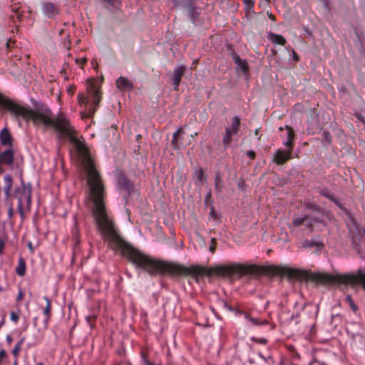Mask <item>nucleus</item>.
<instances>
[{
  "instance_id": "nucleus-48",
  "label": "nucleus",
  "mask_w": 365,
  "mask_h": 365,
  "mask_svg": "<svg viewBox=\"0 0 365 365\" xmlns=\"http://www.w3.org/2000/svg\"><path fill=\"white\" fill-rule=\"evenodd\" d=\"M4 192L5 194L6 200H8L11 195V190H7L6 189L4 188Z\"/></svg>"
},
{
  "instance_id": "nucleus-24",
  "label": "nucleus",
  "mask_w": 365,
  "mask_h": 365,
  "mask_svg": "<svg viewBox=\"0 0 365 365\" xmlns=\"http://www.w3.org/2000/svg\"><path fill=\"white\" fill-rule=\"evenodd\" d=\"M195 178L196 180L200 183L203 182L206 179L204 175V172L202 169L196 170L195 171Z\"/></svg>"
},
{
  "instance_id": "nucleus-45",
  "label": "nucleus",
  "mask_w": 365,
  "mask_h": 365,
  "mask_svg": "<svg viewBox=\"0 0 365 365\" xmlns=\"http://www.w3.org/2000/svg\"><path fill=\"white\" fill-rule=\"evenodd\" d=\"M247 155L251 159H255L256 154L255 152L253 150H249L247 152Z\"/></svg>"
},
{
  "instance_id": "nucleus-16",
  "label": "nucleus",
  "mask_w": 365,
  "mask_h": 365,
  "mask_svg": "<svg viewBox=\"0 0 365 365\" xmlns=\"http://www.w3.org/2000/svg\"><path fill=\"white\" fill-rule=\"evenodd\" d=\"M224 187L223 180L222 178V175L220 173H217L215 174V190L217 192H220Z\"/></svg>"
},
{
  "instance_id": "nucleus-1",
  "label": "nucleus",
  "mask_w": 365,
  "mask_h": 365,
  "mask_svg": "<svg viewBox=\"0 0 365 365\" xmlns=\"http://www.w3.org/2000/svg\"><path fill=\"white\" fill-rule=\"evenodd\" d=\"M0 107L9 110L16 117L31 120L35 126L53 128L58 138H68L76 148L81 165L87 174L88 197L93 201V216L102 237L113 250L120 253H142L125 242L118 233L113 220L108 216L104 203L105 190L100 173L96 170L86 144L77 137V131L63 113L53 115L45 104L36 105L34 109L21 106L0 93Z\"/></svg>"
},
{
  "instance_id": "nucleus-52",
  "label": "nucleus",
  "mask_w": 365,
  "mask_h": 365,
  "mask_svg": "<svg viewBox=\"0 0 365 365\" xmlns=\"http://www.w3.org/2000/svg\"><path fill=\"white\" fill-rule=\"evenodd\" d=\"M268 16H269V18L270 19H272V20H273V21H274V20H275V17H274V16L273 14H268Z\"/></svg>"
},
{
  "instance_id": "nucleus-14",
  "label": "nucleus",
  "mask_w": 365,
  "mask_h": 365,
  "mask_svg": "<svg viewBox=\"0 0 365 365\" xmlns=\"http://www.w3.org/2000/svg\"><path fill=\"white\" fill-rule=\"evenodd\" d=\"M89 93L93 100L94 105L98 106L101 100L100 91L95 88L94 85H91L89 88Z\"/></svg>"
},
{
  "instance_id": "nucleus-3",
  "label": "nucleus",
  "mask_w": 365,
  "mask_h": 365,
  "mask_svg": "<svg viewBox=\"0 0 365 365\" xmlns=\"http://www.w3.org/2000/svg\"><path fill=\"white\" fill-rule=\"evenodd\" d=\"M31 186L21 180V187L16 188L15 197L18 200V212L22 219L24 217V210H30L31 203Z\"/></svg>"
},
{
  "instance_id": "nucleus-2",
  "label": "nucleus",
  "mask_w": 365,
  "mask_h": 365,
  "mask_svg": "<svg viewBox=\"0 0 365 365\" xmlns=\"http://www.w3.org/2000/svg\"><path fill=\"white\" fill-rule=\"evenodd\" d=\"M262 272V268L255 264L246 265L243 264H231L218 267L216 272L223 276H230L235 274L241 275L248 274H259Z\"/></svg>"
},
{
  "instance_id": "nucleus-46",
  "label": "nucleus",
  "mask_w": 365,
  "mask_h": 365,
  "mask_svg": "<svg viewBox=\"0 0 365 365\" xmlns=\"http://www.w3.org/2000/svg\"><path fill=\"white\" fill-rule=\"evenodd\" d=\"M211 197H212L211 192H207V195H205V202L208 203L210 201H211Z\"/></svg>"
},
{
  "instance_id": "nucleus-34",
  "label": "nucleus",
  "mask_w": 365,
  "mask_h": 365,
  "mask_svg": "<svg viewBox=\"0 0 365 365\" xmlns=\"http://www.w3.org/2000/svg\"><path fill=\"white\" fill-rule=\"evenodd\" d=\"M240 125V119L237 116H235L232 118L231 121V127L238 130L239 126Z\"/></svg>"
},
{
  "instance_id": "nucleus-7",
  "label": "nucleus",
  "mask_w": 365,
  "mask_h": 365,
  "mask_svg": "<svg viewBox=\"0 0 365 365\" xmlns=\"http://www.w3.org/2000/svg\"><path fill=\"white\" fill-rule=\"evenodd\" d=\"M186 70V67L184 66H180L176 68L174 70V73L172 77V81L174 85V90L178 91L179 85L181 81V78L183 76L185 71Z\"/></svg>"
},
{
  "instance_id": "nucleus-60",
  "label": "nucleus",
  "mask_w": 365,
  "mask_h": 365,
  "mask_svg": "<svg viewBox=\"0 0 365 365\" xmlns=\"http://www.w3.org/2000/svg\"><path fill=\"white\" fill-rule=\"evenodd\" d=\"M14 365H17V361L16 360L14 361Z\"/></svg>"
},
{
  "instance_id": "nucleus-6",
  "label": "nucleus",
  "mask_w": 365,
  "mask_h": 365,
  "mask_svg": "<svg viewBox=\"0 0 365 365\" xmlns=\"http://www.w3.org/2000/svg\"><path fill=\"white\" fill-rule=\"evenodd\" d=\"M300 247L305 249L315 248L317 251L321 250L324 247L323 243L317 239H306L299 242Z\"/></svg>"
},
{
  "instance_id": "nucleus-10",
  "label": "nucleus",
  "mask_w": 365,
  "mask_h": 365,
  "mask_svg": "<svg viewBox=\"0 0 365 365\" xmlns=\"http://www.w3.org/2000/svg\"><path fill=\"white\" fill-rule=\"evenodd\" d=\"M118 185L121 188H123L129 195L133 188V185L131 181L128 179L124 175H120L118 178Z\"/></svg>"
},
{
  "instance_id": "nucleus-35",
  "label": "nucleus",
  "mask_w": 365,
  "mask_h": 365,
  "mask_svg": "<svg viewBox=\"0 0 365 365\" xmlns=\"http://www.w3.org/2000/svg\"><path fill=\"white\" fill-rule=\"evenodd\" d=\"M306 207L307 209L312 210L313 211V212H317V211H319V210L322 209L320 207H319L317 205L312 203V202L307 203L306 205Z\"/></svg>"
},
{
  "instance_id": "nucleus-17",
  "label": "nucleus",
  "mask_w": 365,
  "mask_h": 365,
  "mask_svg": "<svg viewBox=\"0 0 365 365\" xmlns=\"http://www.w3.org/2000/svg\"><path fill=\"white\" fill-rule=\"evenodd\" d=\"M269 39L276 44L284 45L286 43V39L281 35L271 33L269 34Z\"/></svg>"
},
{
  "instance_id": "nucleus-42",
  "label": "nucleus",
  "mask_w": 365,
  "mask_h": 365,
  "mask_svg": "<svg viewBox=\"0 0 365 365\" xmlns=\"http://www.w3.org/2000/svg\"><path fill=\"white\" fill-rule=\"evenodd\" d=\"M247 319H249V320L255 325H259V324H266L267 322L266 321H263V322H259V320L258 319H254V318H252V317H247Z\"/></svg>"
},
{
  "instance_id": "nucleus-62",
  "label": "nucleus",
  "mask_w": 365,
  "mask_h": 365,
  "mask_svg": "<svg viewBox=\"0 0 365 365\" xmlns=\"http://www.w3.org/2000/svg\"><path fill=\"white\" fill-rule=\"evenodd\" d=\"M267 3H268L269 1V0H265Z\"/></svg>"
},
{
  "instance_id": "nucleus-59",
  "label": "nucleus",
  "mask_w": 365,
  "mask_h": 365,
  "mask_svg": "<svg viewBox=\"0 0 365 365\" xmlns=\"http://www.w3.org/2000/svg\"><path fill=\"white\" fill-rule=\"evenodd\" d=\"M81 62H83V63H86V58H84V59L81 60Z\"/></svg>"
},
{
  "instance_id": "nucleus-8",
  "label": "nucleus",
  "mask_w": 365,
  "mask_h": 365,
  "mask_svg": "<svg viewBox=\"0 0 365 365\" xmlns=\"http://www.w3.org/2000/svg\"><path fill=\"white\" fill-rule=\"evenodd\" d=\"M42 9L43 14L48 18H52L59 13V9L58 6L51 2L43 3Z\"/></svg>"
},
{
  "instance_id": "nucleus-15",
  "label": "nucleus",
  "mask_w": 365,
  "mask_h": 365,
  "mask_svg": "<svg viewBox=\"0 0 365 365\" xmlns=\"http://www.w3.org/2000/svg\"><path fill=\"white\" fill-rule=\"evenodd\" d=\"M185 131L182 128H179L173 134V139L171 140V146L173 150H180V145L178 143V137L184 134Z\"/></svg>"
},
{
  "instance_id": "nucleus-44",
  "label": "nucleus",
  "mask_w": 365,
  "mask_h": 365,
  "mask_svg": "<svg viewBox=\"0 0 365 365\" xmlns=\"http://www.w3.org/2000/svg\"><path fill=\"white\" fill-rule=\"evenodd\" d=\"M108 2L110 6H115L117 4H120L119 0H105Z\"/></svg>"
},
{
  "instance_id": "nucleus-18",
  "label": "nucleus",
  "mask_w": 365,
  "mask_h": 365,
  "mask_svg": "<svg viewBox=\"0 0 365 365\" xmlns=\"http://www.w3.org/2000/svg\"><path fill=\"white\" fill-rule=\"evenodd\" d=\"M16 272L18 275L22 277L26 272V262L25 260L21 257L19 259V264L16 268Z\"/></svg>"
},
{
  "instance_id": "nucleus-58",
  "label": "nucleus",
  "mask_w": 365,
  "mask_h": 365,
  "mask_svg": "<svg viewBox=\"0 0 365 365\" xmlns=\"http://www.w3.org/2000/svg\"><path fill=\"white\" fill-rule=\"evenodd\" d=\"M10 42H11V41H9L6 43L7 45V47L9 48L10 47Z\"/></svg>"
},
{
  "instance_id": "nucleus-38",
  "label": "nucleus",
  "mask_w": 365,
  "mask_h": 365,
  "mask_svg": "<svg viewBox=\"0 0 365 365\" xmlns=\"http://www.w3.org/2000/svg\"><path fill=\"white\" fill-rule=\"evenodd\" d=\"M225 133H227L228 135H235L237 134L238 130L230 126L226 128Z\"/></svg>"
},
{
  "instance_id": "nucleus-50",
  "label": "nucleus",
  "mask_w": 365,
  "mask_h": 365,
  "mask_svg": "<svg viewBox=\"0 0 365 365\" xmlns=\"http://www.w3.org/2000/svg\"><path fill=\"white\" fill-rule=\"evenodd\" d=\"M13 214H14L13 208H12V206L10 205V207L9 208V211H8L9 217L11 218L13 217Z\"/></svg>"
},
{
  "instance_id": "nucleus-13",
  "label": "nucleus",
  "mask_w": 365,
  "mask_h": 365,
  "mask_svg": "<svg viewBox=\"0 0 365 365\" xmlns=\"http://www.w3.org/2000/svg\"><path fill=\"white\" fill-rule=\"evenodd\" d=\"M116 86L120 91L131 90L133 88V83L127 78L120 77L116 81Z\"/></svg>"
},
{
  "instance_id": "nucleus-43",
  "label": "nucleus",
  "mask_w": 365,
  "mask_h": 365,
  "mask_svg": "<svg viewBox=\"0 0 365 365\" xmlns=\"http://www.w3.org/2000/svg\"><path fill=\"white\" fill-rule=\"evenodd\" d=\"M10 318H11V321H13V322H14L15 323H16V322H18V320H19V314H18L15 313L14 312H12L11 313V317H10Z\"/></svg>"
},
{
  "instance_id": "nucleus-29",
  "label": "nucleus",
  "mask_w": 365,
  "mask_h": 365,
  "mask_svg": "<svg viewBox=\"0 0 365 365\" xmlns=\"http://www.w3.org/2000/svg\"><path fill=\"white\" fill-rule=\"evenodd\" d=\"M232 135H228L227 133H225V135L222 138V143L225 149L230 145L232 143Z\"/></svg>"
},
{
  "instance_id": "nucleus-37",
  "label": "nucleus",
  "mask_w": 365,
  "mask_h": 365,
  "mask_svg": "<svg viewBox=\"0 0 365 365\" xmlns=\"http://www.w3.org/2000/svg\"><path fill=\"white\" fill-rule=\"evenodd\" d=\"M247 10H251L255 4L254 0H243Z\"/></svg>"
},
{
  "instance_id": "nucleus-36",
  "label": "nucleus",
  "mask_w": 365,
  "mask_h": 365,
  "mask_svg": "<svg viewBox=\"0 0 365 365\" xmlns=\"http://www.w3.org/2000/svg\"><path fill=\"white\" fill-rule=\"evenodd\" d=\"M323 140L326 141L329 145L331 143V135L329 132L324 131L323 132Z\"/></svg>"
},
{
  "instance_id": "nucleus-21",
  "label": "nucleus",
  "mask_w": 365,
  "mask_h": 365,
  "mask_svg": "<svg viewBox=\"0 0 365 365\" xmlns=\"http://www.w3.org/2000/svg\"><path fill=\"white\" fill-rule=\"evenodd\" d=\"M187 9L190 19L192 20V22H195V21L199 16V13L195 10V8L192 6V4H189L187 6Z\"/></svg>"
},
{
  "instance_id": "nucleus-26",
  "label": "nucleus",
  "mask_w": 365,
  "mask_h": 365,
  "mask_svg": "<svg viewBox=\"0 0 365 365\" xmlns=\"http://www.w3.org/2000/svg\"><path fill=\"white\" fill-rule=\"evenodd\" d=\"M24 341V338H22L16 345L14 347L13 350H12V354L13 355L17 358L18 356H19V354L20 352V350H21V345L23 344Z\"/></svg>"
},
{
  "instance_id": "nucleus-33",
  "label": "nucleus",
  "mask_w": 365,
  "mask_h": 365,
  "mask_svg": "<svg viewBox=\"0 0 365 365\" xmlns=\"http://www.w3.org/2000/svg\"><path fill=\"white\" fill-rule=\"evenodd\" d=\"M96 111V108H89L88 111H82L81 113L82 118H86L91 117Z\"/></svg>"
},
{
  "instance_id": "nucleus-31",
  "label": "nucleus",
  "mask_w": 365,
  "mask_h": 365,
  "mask_svg": "<svg viewBox=\"0 0 365 365\" xmlns=\"http://www.w3.org/2000/svg\"><path fill=\"white\" fill-rule=\"evenodd\" d=\"M43 299L46 302V307L44 309L43 313L46 316V319H48L51 312V301L47 297H44Z\"/></svg>"
},
{
  "instance_id": "nucleus-49",
  "label": "nucleus",
  "mask_w": 365,
  "mask_h": 365,
  "mask_svg": "<svg viewBox=\"0 0 365 365\" xmlns=\"http://www.w3.org/2000/svg\"><path fill=\"white\" fill-rule=\"evenodd\" d=\"M5 244L2 239H0V255L2 253Z\"/></svg>"
},
{
  "instance_id": "nucleus-4",
  "label": "nucleus",
  "mask_w": 365,
  "mask_h": 365,
  "mask_svg": "<svg viewBox=\"0 0 365 365\" xmlns=\"http://www.w3.org/2000/svg\"><path fill=\"white\" fill-rule=\"evenodd\" d=\"M309 215L311 218L312 222L314 223V229L318 225L326 226L329 220V214L326 212L323 209L319 210L317 212H312Z\"/></svg>"
},
{
  "instance_id": "nucleus-11",
  "label": "nucleus",
  "mask_w": 365,
  "mask_h": 365,
  "mask_svg": "<svg viewBox=\"0 0 365 365\" xmlns=\"http://www.w3.org/2000/svg\"><path fill=\"white\" fill-rule=\"evenodd\" d=\"M12 137L7 128H4L0 132V141L2 145L9 146L11 148L12 146Z\"/></svg>"
},
{
  "instance_id": "nucleus-53",
  "label": "nucleus",
  "mask_w": 365,
  "mask_h": 365,
  "mask_svg": "<svg viewBox=\"0 0 365 365\" xmlns=\"http://www.w3.org/2000/svg\"><path fill=\"white\" fill-rule=\"evenodd\" d=\"M357 118L359 120H360L361 121H364V116L361 115H357Z\"/></svg>"
},
{
  "instance_id": "nucleus-47",
  "label": "nucleus",
  "mask_w": 365,
  "mask_h": 365,
  "mask_svg": "<svg viewBox=\"0 0 365 365\" xmlns=\"http://www.w3.org/2000/svg\"><path fill=\"white\" fill-rule=\"evenodd\" d=\"M24 295V292L21 290H20L18 293V295L16 297V301H18V302L21 301L23 299Z\"/></svg>"
},
{
  "instance_id": "nucleus-61",
  "label": "nucleus",
  "mask_w": 365,
  "mask_h": 365,
  "mask_svg": "<svg viewBox=\"0 0 365 365\" xmlns=\"http://www.w3.org/2000/svg\"><path fill=\"white\" fill-rule=\"evenodd\" d=\"M37 365H43V363L40 362L38 364H37Z\"/></svg>"
},
{
  "instance_id": "nucleus-55",
  "label": "nucleus",
  "mask_w": 365,
  "mask_h": 365,
  "mask_svg": "<svg viewBox=\"0 0 365 365\" xmlns=\"http://www.w3.org/2000/svg\"><path fill=\"white\" fill-rule=\"evenodd\" d=\"M224 305L225 307H227L228 309L231 310V307L230 306H228V304L226 303V302H224Z\"/></svg>"
},
{
  "instance_id": "nucleus-40",
  "label": "nucleus",
  "mask_w": 365,
  "mask_h": 365,
  "mask_svg": "<svg viewBox=\"0 0 365 365\" xmlns=\"http://www.w3.org/2000/svg\"><path fill=\"white\" fill-rule=\"evenodd\" d=\"M96 315L92 314L86 317V321L91 326V327H93V322L96 320Z\"/></svg>"
},
{
  "instance_id": "nucleus-57",
  "label": "nucleus",
  "mask_w": 365,
  "mask_h": 365,
  "mask_svg": "<svg viewBox=\"0 0 365 365\" xmlns=\"http://www.w3.org/2000/svg\"><path fill=\"white\" fill-rule=\"evenodd\" d=\"M258 133H259V129H256V130H255V134L256 135H258Z\"/></svg>"
},
{
  "instance_id": "nucleus-25",
  "label": "nucleus",
  "mask_w": 365,
  "mask_h": 365,
  "mask_svg": "<svg viewBox=\"0 0 365 365\" xmlns=\"http://www.w3.org/2000/svg\"><path fill=\"white\" fill-rule=\"evenodd\" d=\"M4 188L8 190H11L13 185V180L10 175H6L4 176Z\"/></svg>"
},
{
  "instance_id": "nucleus-54",
  "label": "nucleus",
  "mask_w": 365,
  "mask_h": 365,
  "mask_svg": "<svg viewBox=\"0 0 365 365\" xmlns=\"http://www.w3.org/2000/svg\"><path fill=\"white\" fill-rule=\"evenodd\" d=\"M28 247H29V250H30L31 252H33V251H34V250H33V247H32V244H31V242H29V244H28Z\"/></svg>"
},
{
  "instance_id": "nucleus-32",
  "label": "nucleus",
  "mask_w": 365,
  "mask_h": 365,
  "mask_svg": "<svg viewBox=\"0 0 365 365\" xmlns=\"http://www.w3.org/2000/svg\"><path fill=\"white\" fill-rule=\"evenodd\" d=\"M346 301L349 303L351 309L356 312L358 310V307L354 304L351 297L350 295H347L346 297Z\"/></svg>"
},
{
  "instance_id": "nucleus-28",
  "label": "nucleus",
  "mask_w": 365,
  "mask_h": 365,
  "mask_svg": "<svg viewBox=\"0 0 365 365\" xmlns=\"http://www.w3.org/2000/svg\"><path fill=\"white\" fill-rule=\"evenodd\" d=\"M319 194L321 195H323V196L326 197L327 198L331 200L333 202L334 201V195L331 194L327 188H322L319 191Z\"/></svg>"
},
{
  "instance_id": "nucleus-39",
  "label": "nucleus",
  "mask_w": 365,
  "mask_h": 365,
  "mask_svg": "<svg viewBox=\"0 0 365 365\" xmlns=\"http://www.w3.org/2000/svg\"><path fill=\"white\" fill-rule=\"evenodd\" d=\"M96 315L92 314L86 317V321L91 326V327H93V322L96 320Z\"/></svg>"
},
{
  "instance_id": "nucleus-41",
  "label": "nucleus",
  "mask_w": 365,
  "mask_h": 365,
  "mask_svg": "<svg viewBox=\"0 0 365 365\" xmlns=\"http://www.w3.org/2000/svg\"><path fill=\"white\" fill-rule=\"evenodd\" d=\"M216 245H217V241L215 238H212L211 240V243H210V251L211 252H215V250H216Z\"/></svg>"
},
{
  "instance_id": "nucleus-27",
  "label": "nucleus",
  "mask_w": 365,
  "mask_h": 365,
  "mask_svg": "<svg viewBox=\"0 0 365 365\" xmlns=\"http://www.w3.org/2000/svg\"><path fill=\"white\" fill-rule=\"evenodd\" d=\"M78 103L80 105L87 106L89 102L88 96L85 93H79L78 96Z\"/></svg>"
},
{
  "instance_id": "nucleus-5",
  "label": "nucleus",
  "mask_w": 365,
  "mask_h": 365,
  "mask_svg": "<svg viewBox=\"0 0 365 365\" xmlns=\"http://www.w3.org/2000/svg\"><path fill=\"white\" fill-rule=\"evenodd\" d=\"M292 158V151L288 149L287 150L279 149L274 154L272 161L277 165H283Z\"/></svg>"
},
{
  "instance_id": "nucleus-20",
  "label": "nucleus",
  "mask_w": 365,
  "mask_h": 365,
  "mask_svg": "<svg viewBox=\"0 0 365 365\" xmlns=\"http://www.w3.org/2000/svg\"><path fill=\"white\" fill-rule=\"evenodd\" d=\"M234 61L235 63L243 71V72H247L248 69L247 63L245 61L242 60L240 56L235 55L234 56Z\"/></svg>"
},
{
  "instance_id": "nucleus-9",
  "label": "nucleus",
  "mask_w": 365,
  "mask_h": 365,
  "mask_svg": "<svg viewBox=\"0 0 365 365\" xmlns=\"http://www.w3.org/2000/svg\"><path fill=\"white\" fill-rule=\"evenodd\" d=\"M14 160V153L11 148H9L0 153V163L2 165H12Z\"/></svg>"
},
{
  "instance_id": "nucleus-56",
  "label": "nucleus",
  "mask_w": 365,
  "mask_h": 365,
  "mask_svg": "<svg viewBox=\"0 0 365 365\" xmlns=\"http://www.w3.org/2000/svg\"><path fill=\"white\" fill-rule=\"evenodd\" d=\"M259 342H260V343H262V344H266L267 340H266L265 339H261V340L259 341Z\"/></svg>"
},
{
  "instance_id": "nucleus-22",
  "label": "nucleus",
  "mask_w": 365,
  "mask_h": 365,
  "mask_svg": "<svg viewBox=\"0 0 365 365\" xmlns=\"http://www.w3.org/2000/svg\"><path fill=\"white\" fill-rule=\"evenodd\" d=\"M304 222H306V217H294L292 220V226L294 227H299L304 225Z\"/></svg>"
},
{
  "instance_id": "nucleus-30",
  "label": "nucleus",
  "mask_w": 365,
  "mask_h": 365,
  "mask_svg": "<svg viewBox=\"0 0 365 365\" xmlns=\"http://www.w3.org/2000/svg\"><path fill=\"white\" fill-rule=\"evenodd\" d=\"M306 217V222H304V225L308 229L310 230V232H314V223L312 222V220H311V218L309 217V215H306L305 216Z\"/></svg>"
},
{
  "instance_id": "nucleus-23",
  "label": "nucleus",
  "mask_w": 365,
  "mask_h": 365,
  "mask_svg": "<svg viewBox=\"0 0 365 365\" xmlns=\"http://www.w3.org/2000/svg\"><path fill=\"white\" fill-rule=\"evenodd\" d=\"M12 12L13 14L11 15V19L15 22V18L19 21H21L22 18V14L19 11V6L17 7H12Z\"/></svg>"
},
{
  "instance_id": "nucleus-51",
  "label": "nucleus",
  "mask_w": 365,
  "mask_h": 365,
  "mask_svg": "<svg viewBox=\"0 0 365 365\" xmlns=\"http://www.w3.org/2000/svg\"><path fill=\"white\" fill-rule=\"evenodd\" d=\"M6 352L4 350L0 351V361L5 356Z\"/></svg>"
},
{
  "instance_id": "nucleus-19",
  "label": "nucleus",
  "mask_w": 365,
  "mask_h": 365,
  "mask_svg": "<svg viewBox=\"0 0 365 365\" xmlns=\"http://www.w3.org/2000/svg\"><path fill=\"white\" fill-rule=\"evenodd\" d=\"M349 235H351L353 241H356L362 236L363 231L357 227H351L349 230Z\"/></svg>"
},
{
  "instance_id": "nucleus-12",
  "label": "nucleus",
  "mask_w": 365,
  "mask_h": 365,
  "mask_svg": "<svg viewBox=\"0 0 365 365\" xmlns=\"http://www.w3.org/2000/svg\"><path fill=\"white\" fill-rule=\"evenodd\" d=\"M286 129L287 130V140L283 143V145L289 150L293 151L294 148V130L287 125Z\"/></svg>"
}]
</instances>
